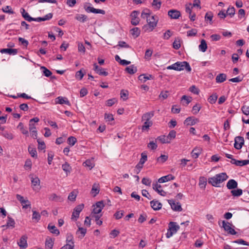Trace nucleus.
I'll list each match as a JSON object with an SVG mask.
<instances>
[{"instance_id": "1", "label": "nucleus", "mask_w": 249, "mask_h": 249, "mask_svg": "<svg viewBox=\"0 0 249 249\" xmlns=\"http://www.w3.org/2000/svg\"><path fill=\"white\" fill-rule=\"evenodd\" d=\"M228 176L226 173H221L208 178V183L214 187H219V184L226 180Z\"/></svg>"}, {"instance_id": "2", "label": "nucleus", "mask_w": 249, "mask_h": 249, "mask_svg": "<svg viewBox=\"0 0 249 249\" xmlns=\"http://www.w3.org/2000/svg\"><path fill=\"white\" fill-rule=\"evenodd\" d=\"M167 69L178 71H181L185 69L188 72H190L192 70L189 64L186 61L176 62L171 65L168 66Z\"/></svg>"}, {"instance_id": "3", "label": "nucleus", "mask_w": 249, "mask_h": 249, "mask_svg": "<svg viewBox=\"0 0 249 249\" xmlns=\"http://www.w3.org/2000/svg\"><path fill=\"white\" fill-rule=\"evenodd\" d=\"M159 18L156 16H151L146 20L147 24L143 26V29L145 32H150L154 30L157 26Z\"/></svg>"}, {"instance_id": "4", "label": "nucleus", "mask_w": 249, "mask_h": 249, "mask_svg": "<svg viewBox=\"0 0 249 249\" xmlns=\"http://www.w3.org/2000/svg\"><path fill=\"white\" fill-rule=\"evenodd\" d=\"M168 229L166 233V237L169 238L172 237L174 234L176 233L178 231L180 227L175 222H170L169 223Z\"/></svg>"}, {"instance_id": "5", "label": "nucleus", "mask_w": 249, "mask_h": 249, "mask_svg": "<svg viewBox=\"0 0 249 249\" xmlns=\"http://www.w3.org/2000/svg\"><path fill=\"white\" fill-rule=\"evenodd\" d=\"M30 178H31L33 189L36 192L39 191L41 189L40 184V180L39 178L37 177H34L33 175H30Z\"/></svg>"}, {"instance_id": "6", "label": "nucleus", "mask_w": 249, "mask_h": 249, "mask_svg": "<svg viewBox=\"0 0 249 249\" xmlns=\"http://www.w3.org/2000/svg\"><path fill=\"white\" fill-rule=\"evenodd\" d=\"M222 227L224 228V230L226 231L228 233L231 235H235L237 232L235 231L231 227V224L228 221L225 220L222 222Z\"/></svg>"}, {"instance_id": "7", "label": "nucleus", "mask_w": 249, "mask_h": 249, "mask_svg": "<svg viewBox=\"0 0 249 249\" xmlns=\"http://www.w3.org/2000/svg\"><path fill=\"white\" fill-rule=\"evenodd\" d=\"M84 8L87 13H93L95 14H101L105 15L106 12L104 10L95 9L90 6H87V4H85Z\"/></svg>"}, {"instance_id": "8", "label": "nucleus", "mask_w": 249, "mask_h": 249, "mask_svg": "<svg viewBox=\"0 0 249 249\" xmlns=\"http://www.w3.org/2000/svg\"><path fill=\"white\" fill-rule=\"evenodd\" d=\"M16 197L19 200L22 206L23 209H27L28 207L31 208V203L28 199H25L24 197L20 195H17Z\"/></svg>"}, {"instance_id": "9", "label": "nucleus", "mask_w": 249, "mask_h": 249, "mask_svg": "<svg viewBox=\"0 0 249 249\" xmlns=\"http://www.w3.org/2000/svg\"><path fill=\"white\" fill-rule=\"evenodd\" d=\"M244 144V139L243 137L237 136L234 139V147L236 149L239 150L241 149Z\"/></svg>"}, {"instance_id": "10", "label": "nucleus", "mask_w": 249, "mask_h": 249, "mask_svg": "<svg viewBox=\"0 0 249 249\" xmlns=\"http://www.w3.org/2000/svg\"><path fill=\"white\" fill-rule=\"evenodd\" d=\"M84 207V205L83 204H81L77 206L73 210V212L71 215V219L75 218V220H76V219L79 217V214L83 209Z\"/></svg>"}, {"instance_id": "11", "label": "nucleus", "mask_w": 249, "mask_h": 249, "mask_svg": "<svg viewBox=\"0 0 249 249\" xmlns=\"http://www.w3.org/2000/svg\"><path fill=\"white\" fill-rule=\"evenodd\" d=\"M93 207V213L94 214H99L104 207V204L102 201H98Z\"/></svg>"}, {"instance_id": "12", "label": "nucleus", "mask_w": 249, "mask_h": 249, "mask_svg": "<svg viewBox=\"0 0 249 249\" xmlns=\"http://www.w3.org/2000/svg\"><path fill=\"white\" fill-rule=\"evenodd\" d=\"M139 12L137 11H133L131 14V23L133 25H137L139 23L140 19L138 17Z\"/></svg>"}, {"instance_id": "13", "label": "nucleus", "mask_w": 249, "mask_h": 249, "mask_svg": "<svg viewBox=\"0 0 249 249\" xmlns=\"http://www.w3.org/2000/svg\"><path fill=\"white\" fill-rule=\"evenodd\" d=\"M199 122V120L197 118L194 117H189L185 120L184 124L186 125H194Z\"/></svg>"}, {"instance_id": "14", "label": "nucleus", "mask_w": 249, "mask_h": 249, "mask_svg": "<svg viewBox=\"0 0 249 249\" xmlns=\"http://www.w3.org/2000/svg\"><path fill=\"white\" fill-rule=\"evenodd\" d=\"M172 209L175 211L180 212L182 211L181 205L179 202H176L173 200H168Z\"/></svg>"}, {"instance_id": "15", "label": "nucleus", "mask_w": 249, "mask_h": 249, "mask_svg": "<svg viewBox=\"0 0 249 249\" xmlns=\"http://www.w3.org/2000/svg\"><path fill=\"white\" fill-rule=\"evenodd\" d=\"M168 15L172 19H178L180 16V13L179 11L172 9L168 12Z\"/></svg>"}, {"instance_id": "16", "label": "nucleus", "mask_w": 249, "mask_h": 249, "mask_svg": "<svg viewBox=\"0 0 249 249\" xmlns=\"http://www.w3.org/2000/svg\"><path fill=\"white\" fill-rule=\"evenodd\" d=\"M93 70L94 71L99 75L107 76L108 74V73L107 71H105L103 69L99 67L96 63H94L93 64Z\"/></svg>"}, {"instance_id": "17", "label": "nucleus", "mask_w": 249, "mask_h": 249, "mask_svg": "<svg viewBox=\"0 0 249 249\" xmlns=\"http://www.w3.org/2000/svg\"><path fill=\"white\" fill-rule=\"evenodd\" d=\"M29 131L30 132L31 136L34 138L36 139L37 133L35 124L34 123H29Z\"/></svg>"}, {"instance_id": "18", "label": "nucleus", "mask_w": 249, "mask_h": 249, "mask_svg": "<svg viewBox=\"0 0 249 249\" xmlns=\"http://www.w3.org/2000/svg\"><path fill=\"white\" fill-rule=\"evenodd\" d=\"M238 183L236 180L233 179H230L226 185L227 188L229 190H233L237 188Z\"/></svg>"}, {"instance_id": "19", "label": "nucleus", "mask_w": 249, "mask_h": 249, "mask_svg": "<svg viewBox=\"0 0 249 249\" xmlns=\"http://www.w3.org/2000/svg\"><path fill=\"white\" fill-rule=\"evenodd\" d=\"M161 188V185L159 184L157 182L153 184V189L160 195L164 196L166 194V193L163 190H162Z\"/></svg>"}, {"instance_id": "20", "label": "nucleus", "mask_w": 249, "mask_h": 249, "mask_svg": "<svg viewBox=\"0 0 249 249\" xmlns=\"http://www.w3.org/2000/svg\"><path fill=\"white\" fill-rule=\"evenodd\" d=\"M0 52L1 53H8L10 55H16L18 53V50L16 49L6 48L0 50Z\"/></svg>"}, {"instance_id": "21", "label": "nucleus", "mask_w": 249, "mask_h": 249, "mask_svg": "<svg viewBox=\"0 0 249 249\" xmlns=\"http://www.w3.org/2000/svg\"><path fill=\"white\" fill-rule=\"evenodd\" d=\"M55 103L56 104H66L68 106H70V103L69 101L68 100V99L66 97H64L62 96H59L55 99Z\"/></svg>"}, {"instance_id": "22", "label": "nucleus", "mask_w": 249, "mask_h": 249, "mask_svg": "<svg viewBox=\"0 0 249 249\" xmlns=\"http://www.w3.org/2000/svg\"><path fill=\"white\" fill-rule=\"evenodd\" d=\"M15 222L13 218L10 216L7 217V221L6 225H2V227L6 228H13L15 227Z\"/></svg>"}, {"instance_id": "23", "label": "nucleus", "mask_w": 249, "mask_h": 249, "mask_svg": "<svg viewBox=\"0 0 249 249\" xmlns=\"http://www.w3.org/2000/svg\"><path fill=\"white\" fill-rule=\"evenodd\" d=\"M154 111H150L144 113L142 117V121L151 122L150 119L154 116Z\"/></svg>"}, {"instance_id": "24", "label": "nucleus", "mask_w": 249, "mask_h": 249, "mask_svg": "<svg viewBox=\"0 0 249 249\" xmlns=\"http://www.w3.org/2000/svg\"><path fill=\"white\" fill-rule=\"evenodd\" d=\"M151 207L155 211L160 210L162 207V204L157 200H152L150 202Z\"/></svg>"}, {"instance_id": "25", "label": "nucleus", "mask_w": 249, "mask_h": 249, "mask_svg": "<svg viewBox=\"0 0 249 249\" xmlns=\"http://www.w3.org/2000/svg\"><path fill=\"white\" fill-rule=\"evenodd\" d=\"M174 178L175 177L170 174L160 178L158 179V182L160 183H162L171 180H174Z\"/></svg>"}, {"instance_id": "26", "label": "nucleus", "mask_w": 249, "mask_h": 249, "mask_svg": "<svg viewBox=\"0 0 249 249\" xmlns=\"http://www.w3.org/2000/svg\"><path fill=\"white\" fill-rule=\"evenodd\" d=\"M49 199L51 201H54L56 202H62L63 201V198L60 196H58L55 194H52L49 196Z\"/></svg>"}, {"instance_id": "27", "label": "nucleus", "mask_w": 249, "mask_h": 249, "mask_svg": "<svg viewBox=\"0 0 249 249\" xmlns=\"http://www.w3.org/2000/svg\"><path fill=\"white\" fill-rule=\"evenodd\" d=\"M202 152V148L200 147H195L191 153L192 157L193 158L196 159L200 155Z\"/></svg>"}, {"instance_id": "28", "label": "nucleus", "mask_w": 249, "mask_h": 249, "mask_svg": "<svg viewBox=\"0 0 249 249\" xmlns=\"http://www.w3.org/2000/svg\"><path fill=\"white\" fill-rule=\"evenodd\" d=\"M83 165L85 167H88L89 170L92 169L95 166V164L93 161V158L86 160L83 163Z\"/></svg>"}, {"instance_id": "29", "label": "nucleus", "mask_w": 249, "mask_h": 249, "mask_svg": "<svg viewBox=\"0 0 249 249\" xmlns=\"http://www.w3.org/2000/svg\"><path fill=\"white\" fill-rule=\"evenodd\" d=\"M20 12L21 13L23 18L27 21L31 22L33 20L34 18L30 16L29 14L25 11V10L23 8L20 9Z\"/></svg>"}, {"instance_id": "30", "label": "nucleus", "mask_w": 249, "mask_h": 249, "mask_svg": "<svg viewBox=\"0 0 249 249\" xmlns=\"http://www.w3.org/2000/svg\"><path fill=\"white\" fill-rule=\"evenodd\" d=\"M18 245L20 248H26L27 247V237L25 236H22L18 242Z\"/></svg>"}, {"instance_id": "31", "label": "nucleus", "mask_w": 249, "mask_h": 249, "mask_svg": "<svg viewBox=\"0 0 249 249\" xmlns=\"http://www.w3.org/2000/svg\"><path fill=\"white\" fill-rule=\"evenodd\" d=\"M227 79V75L225 73H220L218 74L215 78L216 82L221 83L224 82Z\"/></svg>"}, {"instance_id": "32", "label": "nucleus", "mask_w": 249, "mask_h": 249, "mask_svg": "<svg viewBox=\"0 0 249 249\" xmlns=\"http://www.w3.org/2000/svg\"><path fill=\"white\" fill-rule=\"evenodd\" d=\"M17 128L19 129L21 132L26 136H29V132L26 128L24 127L23 124L21 122L19 123L17 126Z\"/></svg>"}, {"instance_id": "33", "label": "nucleus", "mask_w": 249, "mask_h": 249, "mask_svg": "<svg viewBox=\"0 0 249 249\" xmlns=\"http://www.w3.org/2000/svg\"><path fill=\"white\" fill-rule=\"evenodd\" d=\"M48 229L51 233L56 234V235H59L60 233L59 230L54 225L49 224L48 226Z\"/></svg>"}, {"instance_id": "34", "label": "nucleus", "mask_w": 249, "mask_h": 249, "mask_svg": "<svg viewBox=\"0 0 249 249\" xmlns=\"http://www.w3.org/2000/svg\"><path fill=\"white\" fill-rule=\"evenodd\" d=\"M125 71L130 74H133L137 71V68L134 65H132L125 68Z\"/></svg>"}, {"instance_id": "35", "label": "nucleus", "mask_w": 249, "mask_h": 249, "mask_svg": "<svg viewBox=\"0 0 249 249\" xmlns=\"http://www.w3.org/2000/svg\"><path fill=\"white\" fill-rule=\"evenodd\" d=\"M199 49L202 52H205L207 49V45L205 40L202 39L200 42V44L198 46Z\"/></svg>"}, {"instance_id": "36", "label": "nucleus", "mask_w": 249, "mask_h": 249, "mask_svg": "<svg viewBox=\"0 0 249 249\" xmlns=\"http://www.w3.org/2000/svg\"><path fill=\"white\" fill-rule=\"evenodd\" d=\"M75 18L80 22H85L87 21L88 17L85 15L77 14L75 17Z\"/></svg>"}, {"instance_id": "37", "label": "nucleus", "mask_w": 249, "mask_h": 249, "mask_svg": "<svg viewBox=\"0 0 249 249\" xmlns=\"http://www.w3.org/2000/svg\"><path fill=\"white\" fill-rule=\"evenodd\" d=\"M63 170L66 173L67 175L70 173L71 168L68 162H65L62 166Z\"/></svg>"}, {"instance_id": "38", "label": "nucleus", "mask_w": 249, "mask_h": 249, "mask_svg": "<svg viewBox=\"0 0 249 249\" xmlns=\"http://www.w3.org/2000/svg\"><path fill=\"white\" fill-rule=\"evenodd\" d=\"M130 32L132 35L135 38L139 36L141 33V30L138 27H135L132 28L130 30Z\"/></svg>"}, {"instance_id": "39", "label": "nucleus", "mask_w": 249, "mask_h": 249, "mask_svg": "<svg viewBox=\"0 0 249 249\" xmlns=\"http://www.w3.org/2000/svg\"><path fill=\"white\" fill-rule=\"evenodd\" d=\"M53 240L51 238H47L45 242V246L49 249H52L53 246Z\"/></svg>"}, {"instance_id": "40", "label": "nucleus", "mask_w": 249, "mask_h": 249, "mask_svg": "<svg viewBox=\"0 0 249 249\" xmlns=\"http://www.w3.org/2000/svg\"><path fill=\"white\" fill-rule=\"evenodd\" d=\"M231 193L233 196L238 197L242 195L243 191L241 189H233L231 191Z\"/></svg>"}, {"instance_id": "41", "label": "nucleus", "mask_w": 249, "mask_h": 249, "mask_svg": "<svg viewBox=\"0 0 249 249\" xmlns=\"http://www.w3.org/2000/svg\"><path fill=\"white\" fill-rule=\"evenodd\" d=\"M150 16L151 13L148 9H145L142 12L141 17L142 18L146 19L147 20Z\"/></svg>"}, {"instance_id": "42", "label": "nucleus", "mask_w": 249, "mask_h": 249, "mask_svg": "<svg viewBox=\"0 0 249 249\" xmlns=\"http://www.w3.org/2000/svg\"><path fill=\"white\" fill-rule=\"evenodd\" d=\"M157 140H159L162 143H170V140L168 139L166 136L161 135L157 138Z\"/></svg>"}, {"instance_id": "43", "label": "nucleus", "mask_w": 249, "mask_h": 249, "mask_svg": "<svg viewBox=\"0 0 249 249\" xmlns=\"http://www.w3.org/2000/svg\"><path fill=\"white\" fill-rule=\"evenodd\" d=\"M161 5L160 0H153L152 5L156 10H159Z\"/></svg>"}, {"instance_id": "44", "label": "nucleus", "mask_w": 249, "mask_h": 249, "mask_svg": "<svg viewBox=\"0 0 249 249\" xmlns=\"http://www.w3.org/2000/svg\"><path fill=\"white\" fill-rule=\"evenodd\" d=\"M32 219L35 220L36 222H38L40 219L41 215L36 211L33 210Z\"/></svg>"}, {"instance_id": "45", "label": "nucleus", "mask_w": 249, "mask_h": 249, "mask_svg": "<svg viewBox=\"0 0 249 249\" xmlns=\"http://www.w3.org/2000/svg\"><path fill=\"white\" fill-rule=\"evenodd\" d=\"M138 78L140 80H142L143 79V82H145L147 80L153 79V76L151 74L146 76L145 74H143L140 75Z\"/></svg>"}, {"instance_id": "46", "label": "nucleus", "mask_w": 249, "mask_h": 249, "mask_svg": "<svg viewBox=\"0 0 249 249\" xmlns=\"http://www.w3.org/2000/svg\"><path fill=\"white\" fill-rule=\"evenodd\" d=\"M28 151L32 157H37V152L36 149L31 146H29L28 147Z\"/></svg>"}, {"instance_id": "47", "label": "nucleus", "mask_w": 249, "mask_h": 249, "mask_svg": "<svg viewBox=\"0 0 249 249\" xmlns=\"http://www.w3.org/2000/svg\"><path fill=\"white\" fill-rule=\"evenodd\" d=\"M217 97L218 96L216 93L213 94L208 98V102L211 104H214L217 99Z\"/></svg>"}, {"instance_id": "48", "label": "nucleus", "mask_w": 249, "mask_h": 249, "mask_svg": "<svg viewBox=\"0 0 249 249\" xmlns=\"http://www.w3.org/2000/svg\"><path fill=\"white\" fill-rule=\"evenodd\" d=\"M66 242L67 243L70 244V245H74V242H73V235L70 233H68L67 234L66 237Z\"/></svg>"}, {"instance_id": "49", "label": "nucleus", "mask_w": 249, "mask_h": 249, "mask_svg": "<svg viewBox=\"0 0 249 249\" xmlns=\"http://www.w3.org/2000/svg\"><path fill=\"white\" fill-rule=\"evenodd\" d=\"M144 124L142 126V131L148 130L150 126L153 124L152 122L144 121Z\"/></svg>"}, {"instance_id": "50", "label": "nucleus", "mask_w": 249, "mask_h": 249, "mask_svg": "<svg viewBox=\"0 0 249 249\" xmlns=\"http://www.w3.org/2000/svg\"><path fill=\"white\" fill-rule=\"evenodd\" d=\"M67 142L70 146H72L77 142V139L74 137L71 136L68 138Z\"/></svg>"}, {"instance_id": "51", "label": "nucleus", "mask_w": 249, "mask_h": 249, "mask_svg": "<svg viewBox=\"0 0 249 249\" xmlns=\"http://www.w3.org/2000/svg\"><path fill=\"white\" fill-rule=\"evenodd\" d=\"M1 135L8 140H12L13 139V134L6 131L2 132Z\"/></svg>"}, {"instance_id": "52", "label": "nucleus", "mask_w": 249, "mask_h": 249, "mask_svg": "<svg viewBox=\"0 0 249 249\" xmlns=\"http://www.w3.org/2000/svg\"><path fill=\"white\" fill-rule=\"evenodd\" d=\"M176 136V132L174 130H172L170 131L167 136H166L167 138L169 140H170V142H171V140L175 139Z\"/></svg>"}, {"instance_id": "53", "label": "nucleus", "mask_w": 249, "mask_h": 249, "mask_svg": "<svg viewBox=\"0 0 249 249\" xmlns=\"http://www.w3.org/2000/svg\"><path fill=\"white\" fill-rule=\"evenodd\" d=\"M235 12V9L233 6L229 7L227 10V15H229L231 18L234 15Z\"/></svg>"}, {"instance_id": "54", "label": "nucleus", "mask_w": 249, "mask_h": 249, "mask_svg": "<svg viewBox=\"0 0 249 249\" xmlns=\"http://www.w3.org/2000/svg\"><path fill=\"white\" fill-rule=\"evenodd\" d=\"M180 39L178 38L175 39L173 43V48L178 50L180 47Z\"/></svg>"}, {"instance_id": "55", "label": "nucleus", "mask_w": 249, "mask_h": 249, "mask_svg": "<svg viewBox=\"0 0 249 249\" xmlns=\"http://www.w3.org/2000/svg\"><path fill=\"white\" fill-rule=\"evenodd\" d=\"M207 184L206 178L204 177H200L199 178V185L201 188H205Z\"/></svg>"}, {"instance_id": "56", "label": "nucleus", "mask_w": 249, "mask_h": 249, "mask_svg": "<svg viewBox=\"0 0 249 249\" xmlns=\"http://www.w3.org/2000/svg\"><path fill=\"white\" fill-rule=\"evenodd\" d=\"M197 33V30L196 29H192L187 32V36L189 37L195 36Z\"/></svg>"}, {"instance_id": "57", "label": "nucleus", "mask_w": 249, "mask_h": 249, "mask_svg": "<svg viewBox=\"0 0 249 249\" xmlns=\"http://www.w3.org/2000/svg\"><path fill=\"white\" fill-rule=\"evenodd\" d=\"M128 93L127 90H122L120 93L121 98L124 100L125 101L128 98Z\"/></svg>"}, {"instance_id": "58", "label": "nucleus", "mask_w": 249, "mask_h": 249, "mask_svg": "<svg viewBox=\"0 0 249 249\" xmlns=\"http://www.w3.org/2000/svg\"><path fill=\"white\" fill-rule=\"evenodd\" d=\"M147 160V156L145 153L142 152L141 154V158L139 161L140 164H143Z\"/></svg>"}, {"instance_id": "59", "label": "nucleus", "mask_w": 249, "mask_h": 249, "mask_svg": "<svg viewBox=\"0 0 249 249\" xmlns=\"http://www.w3.org/2000/svg\"><path fill=\"white\" fill-rule=\"evenodd\" d=\"M37 142L38 144V149L39 150H43L46 148V145H45V142L43 141H42L40 139H38L37 140Z\"/></svg>"}, {"instance_id": "60", "label": "nucleus", "mask_w": 249, "mask_h": 249, "mask_svg": "<svg viewBox=\"0 0 249 249\" xmlns=\"http://www.w3.org/2000/svg\"><path fill=\"white\" fill-rule=\"evenodd\" d=\"M41 69L42 70H43V74L45 76L49 77L52 75V72L49 70H48L46 68H45V67H41Z\"/></svg>"}, {"instance_id": "61", "label": "nucleus", "mask_w": 249, "mask_h": 249, "mask_svg": "<svg viewBox=\"0 0 249 249\" xmlns=\"http://www.w3.org/2000/svg\"><path fill=\"white\" fill-rule=\"evenodd\" d=\"M99 192V190L98 189L97 185L96 184H94L92 186V188L91 191V193L94 194V196H95L97 195Z\"/></svg>"}, {"instance_id": "62", "label": "nucleus", "mask_w": 249, "mask_h": 249, "mask_svg": "<svg viewBox=\"0 0 249 249\" xmlns=\"http://www.w3.org/2000/svg\"><path fill=\"white\" fill-rule=\"evenodd\" d=\"M193 8V6H192V4L191 3H187L185 5L186 12L189 14V15H191Z\"/></svg>"}, {"instance_id": "63", "label": "nucleus", "mask_w": 249, "mask_h": 249, "mask_svg": "<svg viewBox=\"0 0 249 249\" xmlns=\"http://www.w3.org/2000/svg\"><path fill=\"white\" fill-rule=\"evenodd\" d=\"M120 234V231L117 230H113L109 233L110 237L111 238H114L118 236Z\"/></svg>"}, {"instance_id": "64", "label": "nucleus", "mask_w": 249, "mask_h": 249, "mask_svg": "<svg viewBox=\"0 0 249 249\" xmlns=\"http://www.w3.org/2000/svg\"><path fill=\"white\" fill-rule=\"evenodd\" d=\"M189 90L191 92L196 94L198 95L199 93V89L196 88L195 85H193L189 88Z\"/></svg>"}]
</instances>
